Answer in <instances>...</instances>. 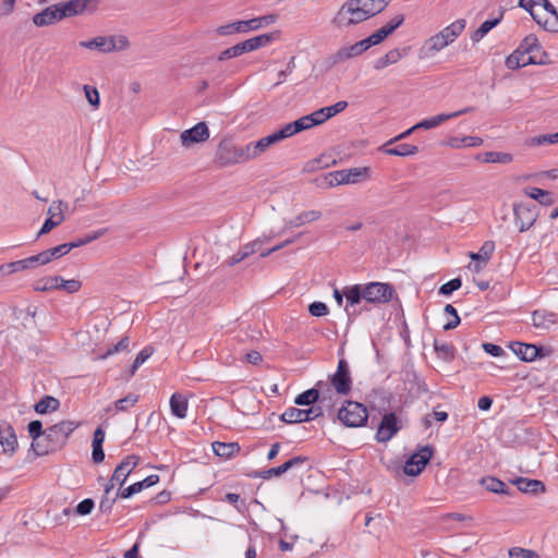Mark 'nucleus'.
Returning <instances> with one entry per match:
<instances>
[{
    "label": "nucleus",
    "mask_w": 558,
    "mask_h": 558,
    "mask_svg": "<svg viewBox=\"0 0 558 558\" xmlns=\"http://www.w3.org/2000/svg\"><path fill=\"white\" fill-rule=\"evenodd\" d=\"M89 1L90 0H69L64 3L47 7L33 16V23L38 27H44L61 21L64 17L75 16L87 9Z\"/></svg>",
    "instance_id": "obj_1"
},
{
    "label": "nucleus",
    "mask_w": 558,
    "mask_h": 558,
    "mask_svg": "<svg viewBox=\"0 0 558 558\" xmlns=\"http://www.w3.org/2000/svg\"><path fill=\"white\" fill-rule=\"evenodd\" d=\"M465 24V20L459 19L429 37L422 48L424 56L434 57L437 52L452 44L462 34Z\"/></svg>",
    "instance_id": "obj_2"
},
{
    "label": "nucleus",
    "mask_w": 558,
    "mask_h": 558,
    "mask_svg": "<svg viewBox=\"0 0 558 558\" xmlns=\"http://www.w3.org/2000/svg\"><path fill=\"white\" fill-rule=\"evenodd\" d=\"M251 160L247 144L239 145L230 138H223L217 148L215 162L221 167H231Z\"/></svg>",
    "instance_id": "obj_3"
},
{
    "label": "nucleus",
    "mask_w": 558,
    "mask_h": 558,
    "mask_svg": "<svg viewBox=\"0 0 558 558\" xmlns=\"http://www.w3.org/2000/svg\"><path fill=\"white\" fill-rule=\"evenodd\" d=\"M369 172L367 167L332 171L325 177V185L326 187H333L341 184H356L362 179H368Z\"/></svg>",
    "instance_id": "obj_4"
},
{
    "label": "nucleus",
    "mask_w": 558,
    "mask_h": 558,
    "mask_svg": "<svg viewBox=\"0 0 558 558\" xmlns=\"http://www.w3.org/2000/svg\"><path fill=\"white\" fill-rule=\"evenodd\" d=\"M369 19L356 0H348L338 11L335 23L338 27H350Z\"/></svg>",
    "instance_id": "obj_5"
},
{
    "label": "nucleus",
    "mask_w": 558,
    "mask_h": 558,
    "mask_svg": "<svg viewBox=\"0 0 558 558\" xmlns=\"http://www.w3.org/2000/svg\"><path fill=\"white\" fill-rule=\"evenodd\" d=\"M367 417V409L355 401H347L338 412V418L348 427L363 426Z\"/></svg>",
    "instance_id": "obj_6"
},
{
    "label": "nucleus",
    "mask_w": 558,
    "mask_h": 558,
    "mask_svg": "<svg viewBox=\"0 0 558 558\" xmlns=\"http://www.w3.org/2000/svg\"><path fill=\"white\" fill-rule=\"evenodd\" d=\"M536 8L541 12L536 11L534 21L548 32H558V13L549 0H539Z\"/></svg>",
    "instance_id": "obj_7"
},
{
    "label": "nucleus",
    "mask_w": 558,
    "mask_h": 558,
    "mask_svg": "<svg viewBox=\"0 0 558 558\" xmlns=\"http://www.w3.org/2000/svg\"><path fill=\"white\" fill-rule=\"evenodd\" d=\"M364 300L368 303H387L392 299L393 289L388 283L369 282L363 284Z\"/></svg>",
    "instance_id": "obj_8"
},
{
    "label": "nucleus",
    "mask_w": 558,
    "mask_h": 558,
    "mask_svg": "<svg viewBox=\"0 0 558 558\" xmlns=\"http://www.w3.org/2000/svg\"><path fill=\"white\" fill-rule=\"evenodd\" d=\"M433 457L430 446H424L414 452L404 463L403 472L409 476L418 475Z\"/></svg>",
    "instance_id": "obj_9"
},
{
    "label": "nucleus",
    "mask_w": 558,
    "mask_h": 558,
    "mask_svg": "<svg viewBox=\"0 0 558 558\" xmlns=\"http://www.w3.org/2000/svg\"><path fill=\"white\" fill-rule=\"evenodd\" d=\"M513 214L520 232L529 230L537 219L536 206L530 203L514 204Z\"/></svg>",
    "instance_id": "obj_10"
},
{
    "label": "nucleus",
    "mask_w": 558,
    "mask_h": 558,
    "mask_svg": "<svg viewBox=\"0 0 558 558\" xmlns=\"http://www.w3.org/2000/svg\"><path fill=\"white\" fill-rule=\"evenodd\" d=\"M331 393V389L328 383L318 381L314 388H311L295 398V404L298 405H311L315 402L324 403L328 396Z\"/></svg>",
    "instance_id": "obj_11"
},
{
    "label": "nucleus",
    "mask_w": 558,
    "mask_h": 558,
    "mask_svg": "<svg viewBox=\"0 0 558 558\" xmlns=\"http://www.w3.org/2000/svg\"><path fill=\"white\" fill-rule=\"evenodd\" d=\"M128 45L125 37H95L90 40L81 41L80 46L87 49H97L100 52H111L117 49H122Z\"/></svg>",
    "instance_id": "obj_12"
},
{
    "label": "nucleus",
    "mask_w": 558,
    "mask_h": 558,
    "mask_svg": "<svg viewBox=\"0 0 558 558\" xmlns=\"http://www.w3.org/2000/svg\"><path fill=\"white\" fill-rule=\"evenodd\" d=\"M75 428L76 425L71 421H62L47 428L44 432L45 437L52 442L48 449L52 450L56 446L63 445Z\"/></svg>",
    "instance_id": "obj_13"
},
{
    "label": "nucleus",
    "mask_w": 558,
    "mask_h": 558,
    "mask_svg": "<svg viewBox=\"0 0 558 558\" xmlns=\"http://www.w3.org/2000/svg\"><path fill=\"white\" fill-rule=\"evenodd\" d=\"M323 415L320 405L312 407L307 410L298 408L287 409L280 416L281 421L288 424L310 422L318 416Z\"/></svg>",
    "instance_id": "obj_14"
},
{
    "label": "nucleus",
    "mask_w": 558,
    "mask_h": 558,
    "mask_svg": "<svg viewBox=\"0 0 558 558\" xmlns=\"http://www.w3.org/2000/svg\"><path fill=\"white\" fill-rule=\"evenodd\" d=\"M367 49V45L364 43V39H362L353 45L338 49L335 53L328 57V63L330 66L343 63L351 58L361 56Z\"/></svg>",
    "instance_id": "obj_15"
},
{
    "label": "nucleus",
    "mask_w": 558,
    "mask_h": 558,
    "mask_svg": "<svg viewBox=\"0 0 558 558\" xmlns=\"http://www.w3.org/2000/svg\"><path fill=\"white\" fill-rule=\"evenodd\" d=\"M401 429V423L392 412L386 413L377 428L376 439L378 442H387Z\"/></svg>",
    "instance_id": "obj_16"
},
{
    "label": "nucleus",
    "mask_w": 558,
    "mask_h": 558,
    "mask_svg": "<svg viewBox=\"0 0 558 558\" xmlns=\"http://www.w3.org/2000/svg\"><path fill=\"white\" fill-rule=\"evenodd\" d=\"M140 458L132 454L123 459V461L114 469L113 474L107 484H112V488L118 484L120 487L124 484L131 472L137 466Z\"/></svg>",
    "instance_id": "obj_17"
},
{
    "label": "nucleus",
    "mask_w": 558,
    "mask_h": 558,
    "mask_svg": "<svg viewBox=\"0 0 558 558\" xmlns=\"http://www.w3.org/2000/svg\"><path fill=\"white\" fill-rule=\"evenodd\" d=\"M209 137V130L205 122H199L195 126L181 133L180 140L184 147L205 142Z\"/></svg>",
    "instance_id": "obj_18"
},
{
    "label": "nucleus",
    "mask_w": 558,
    "mask_h": 558,
    "mask_svg": "<svg viewBox=\"0 0 558 558\" xmlns=\"http://www.w3.org/2000/svg\"><path fill=\"white\" fill-rule=\"evenodd\" d=\"M331 385L340 395H347L351 390V378L348 363L340 360L336 373L331 378Z\"/></svg>",
    "instance_id": "obj_19"
},
{
    "label": "nucleus",
    "mask_w": 558,
    "mask_h": 558,
    "mask_svg": "<svg viewBox=\"0 0 558 558\" xmlns=\"http://www.w3.org/2000/svg\"><path fill=\"white\" fill-rule=\"evenodd\" d=\"M0 445L8 454H13L19 447L15 432L5 421H0Z\"/></svg>",
    "instance_id": "obj_20"
},
{
    "label": "nucleus",
    "mask_w": 558,
    "mask_h": 558,
    "mask_svg": "<svg viewBox=\"0 0 558 558\" xmlns=\"http://www.w3.org/2000/svg\"><path fill=\"white\" fill-rule=\"evenodd\" d=\"M37 258H38L37 255H33L31 257H27V258H24L21 260L2 264V265H0V275L1 276H10V275L19 272V271L33 269V268L37 267L38 265H40L39 260Z\"/></svg>",
    "instance_id": "obj_21"
},
{
    "label": "nucleus",
    "mask_w": 558,
    "mask_h": 558,
    "mask_svg": "<svg viewBox=\"0 0 558 558\" xmlns=\"http://www.w3.org/2000/svg\"><path fill=\"white\" fill-rule=\"evenodd\" d=\"M472 110H473V108L468 107V108H464V109H461V110H458V111H454L451 113H440V114L422 120L421 122L413 125V129H417V130L418 129H425V130L434 129L450 119L460 117V116H462L466 112H470Z\"/></svg>",
    "instance_id": "obj_22"
},
{
    "label": "nucleus",
    "mask_w": 558,
    "mask_h": 558,
    "mask_svg": "<svg viewBox=\"0 0 558 558\" xmlns=\"http://www.w3.org/2000/svg\"><path fill=\"white\" fill-rule=\"evenodd\" d=\"M322 213L319 210H307L303 211L300 215H298L294 219H291L289 221H286L284 228L275 233V236H280L283 234L288 229L291 228H299L305 223H310L313 221H316L320 219Z\"/></svg>",
    "instance_id": "obj_23"
},
{
    "label": "nucleus",
    "mask_w": 558,
    "mask_h": 558,
    "mask_svg": "<svg viewBox=\"0 0 558 558\" xmlns=\"http://www.w3.org/2000/svg\"><path fill=\"white\" fill-rule=\"evenodd\" d=\"M513 353L522 361L532 362L541 356L542 349L535 344H527L523 342H513L511 344Z\"/></svg>",
    "instance_id": "obj_24"
},
{
    "label": "nucleus",
    "mask_w": 558,
    "mask_h": 558,
    "mask_svg": "<svg viewBox=\"0 0 558 558\" xmlns=\"http://www.w3.org/2000/svg\"><path fill=\"white\" fill-rule=\"evenodd\" d=\"M257 22H254L253 19L248 21H238L231 24L220 26L217 32L219 35H230L233 33H246L248 31H256Z\"/></svg>",
    "instance_id": "obj_25"
},
{
    "label": "nucleus",
    "mask_w": 558,
    "mask_h": 558,
    "mask_svg": "<svg viewBox=\"0 0 558 558\" xmlns=\"http://www.w3.org/2000/svg\"><path fill=\"white\" fill-rule=\"evenodd\" d=\"M71 250H73V245H71L70 243H63L61 245H58L56 247L46 250L37 254V259L39 260L40 265H46L53 258H59L63 255H66Z\"/></svg>",
    "instance_id": "obj_26"
},
{
    "label": "nucleus",
    "mask_w": 558,
    "mask_h": 558,
    "mask_svg": "<svg viewBox=\"0 0 558 558\" xmlns=\"http://www.w3.org/2000/svg\"><path fill=\"white\" fill-rule=\"evenodd\" d=\"M532 323L535 328L549 329L556 324V314L545 310L534 311L532 314Z\"/></svg>",
    "instance_id": "obj_27"
},
{
    "label": "nucleus",
    "mask_w": 558,
    "mask_h": 558,
    "mask_svg": "<svg viewBox=\"0 0 558 558\" xmlns=\"http://www.w3.org/2000/svg\"><path fill=\"white\" fill-rule=\"evenodd\" d=\"M343 294L347 299L345 312L350 314L349 307H352L364 300L363 284H354L343 288Z\"/></svg>",
    "instance_id": "obj_28"
},
{
    "label": "nucleus",
    "mask_w": 558,
    "mask_h": 558,
    "mask_svg": "<svg viewBox=\"0 0 558 558\" xmlns=\"http://www.w3.org/2000/svg\"><path fill=\"white\" fill-rule=\"evenodd\" d=\"M105 440V432L101 427H97L94 432V438H93V452L92 458L95 463H100L105 459V452L102 449V444Z\"/></svg>",
    "instance_id": "obj_29"
},
{
    "label": "nucleus",
    "mask_w": 558,
    "mask_h": 558,
    "mask_svg": "<svg viewBox=\"0 0 558 558\" xmlns=\"http://www.w3.org/2000/svg\"><path fill=\"white\" fill-rule=\"evenodd\" d=\"M28 434L29 436L32 437L33 439V442H32V448L34 449V451L37 453V454H44V453H47L49 451L48 448H45V449H38L39 447V442H38V439L41 437V436H45L44 432H43V424L40 421L38 420H35V421H32L29 424H28Z\"/></svg>",
    "instance_id": "obj_30"
},
{
    "label": "nucleus",
    "mask_w": 558,
    "mask_h": 558,
    "mask_svg": "<svg viewBox=\"0 0 558 558\" xmlns=\"http://www.w3.org/2000/svg\"><path fill=\"white\" fill-rule=\"evenodd\" d=\"M483 144V140L478 136H463V137H450L446 145L453 149H460L463 147H478Z\"/></svg>",
    "instance_id": "obj_31"
},
{
    "label": "nucleus",
    "mask_w": 558,
    "mask_h": 558,
    "mask_svg": "<svg viewBox=\"0 0 558 558\" xmlns=\"http://www.w3.org/2000/svg\"><path fill=\"white\" fill-rule=\"evenodd\" d=\"M476 160L486 163H510L513 160V157L509 153L486 151L483 154H478L476 156Z\"/></svg>",
    "instance_id": "obj_32"
},
{
    "label": "nucleus",
    "mask_w": 558,
    "mask_h": 558,
    "mask_svg": "<svg viewBox=\"0 0 558 558\" xmlns=\"http://www.w3.org/2000/svg\"><path fill=\"white\" fill-rule=\"evenodd\" d=\"M170 409L174 416L185 418L187 415V400L181 393H173L170 398Z\"/></svg>",
    "instance_id": "obj_33"
},
{
    "label": "nucleus",
    "mask_w": 558,
    "mask_h": 558,
    "mask_svg": "<svg viewBox=\"0 0 558 558\" xmlns=\"http://www.w3.org/2000/svg\"><path fill=\"white\" fill-rule=\"evenodd\" d=\"M513 483L517 485L518 489L523 493L537 494L545 492V485L537 480L519 477Z\"/></svg>",
    "instance_id": "obj_34"
},
{
    "label": "nucleus",
    "mask_w": 558,
    "mask_h": 558,
    "mask_svg": "<svg viewBox=\"0 0 558 558\" xmlns=\"http://www.w3.org/2000/svg\"><path fill=\"white\" fill-rule=\"evenodd\" d=\"M523 193L529 197L537 201L541 205L549 206L554 204L555 199L550 192L538 187H525Z\"/></svg>",
    "instance_id": "obj_35"
},
{
    "label": "nucleus",
    "mask_w": 558,
    "mask_h": 558,
    "mask_svg": "<svg viewBox=\"0 0 558 558\" xmlns=\"http://www.w3.org/2000/svg\"><path fill=\"white\" fill-rule=\"evenodd\" d=\"M517 50H519L520 52L523 51V53H530L537 56V58H541L542 47L538 43L537 37L533 34H530L522 40Z\"/></svg>",
    "instance_id": "obj_36"
},
{
    "label": "nucleus",
    "mask_w": 558,
    "mask_h": 558,
    "mask_svg": "<svg viewBox=\"0 0 558 558\" xmlns=\"http://www.w3.org/2000/svg\"><path fill=\"white\" fill-rule=\"evenodd\" d=\"M495 251V243L493 241H486L482 245L478 252L469 254L470 258L474 262H480L483 265H487Z\"/></svg>",
    "instance_id": "obj_37"
},
{
    "label": "nucleus",
    "mask_w": 558,
    "mask_h": 558,
    "mask_svg": "<svg viewBox=\"0 0 558 558\" xmlns=\"http://www.w3.org/2000/svg\"><path fill=\"white\" fill-rule=\"evenodd\" d=\"M211 447H213V451L215 452V454H217L218 457H222V458H230L235 452L240 451V446L238 442L215 441L211 444Z\"/></svg>",
    "instance_id": "obj_38"
},
{
    "label": "nucleus",
    "mask_w": 558,
    "mask_h": 558,
    "mask_svg": "<svg viewBox=\"0 0 558 558\" xmlns=\"http://www.w3.org/2000/svg\"><path fill=\"white\" fill-rule=\"evenodd\" d=\"M402 58V52L399 49H391L383 57L378 58L374 64L376 70H383L391 64L397 63Z\"/></svg>",
    "instance_id": "obj_39"
},
{
    "label": "nucleus",
    "mask_w": 558,
    "mask_h": 558,
    "mask_svg": "<svg viewBox=\"0 0 558 558\" xmlns=\"http://www.w3.org/2000/svg\"><path fill=\"white\" fill-rule=\"evenodd\" d=\"M387 145H389V144L387 143L385 146H383V150L387 155L405 157V156L415 155L418 151V147L415 145L400 144L393 148H386Z\"/></svg>",
    "instance_id": "obj_40"
},
{
    "label": "nucleus",
    "mask_w": 558,
    "mask_h": 558,
    "mask_svg": "<svg viewBox=\"0 0 558 558\" xmlns=\"http://www.w3.org/2000/svg\"><path fill=\"white\" fill-rule=\"evenodd\" d=\"M359 3H361V7L367 15L374 16L378 13H380L387 5L386 0H356Z\"/></svg>",
    "instance_id": "obj_41"
},
{
    "label": "nucleus",
    "mask_w": 558,
    "mask_h": 558,
    "mask_svg": "<svg viewBox=\"0 0 558 558\" xmlns=\"http://www.w3.org/2000/svg\"><path fill=\"white\" fill-rule=\"evenodd\" d=\"M59 404L60 402L58 399L50 396H46L35 404L34 409L38 414H46L49 411L57 410L59 408Z\"/></svg>",
    "instance_id": "obj_42"
},
{
    "label": "nucleus",
    "mask_w": 558,
    "mask_h": 558,
    "mask_svg": "<svg viewBox=\"0 0 558 558\" xmlns=\"http://www.w3.org/2000/svg\"><path fill=\"white\" fill-rule=\"evenodd\" d=\"M65 209H68L66 203L63 201H54L47 210L48 218H52L56 221H59V223H62L64 220L63 211Z\"/></svg>",
    "instance_id": "obj_43"
},
{
    "label": "nucleus",
    "mask_w": 558,
    "mask_h": 558,
    "mask_svg": "<svg viewBox=\"0 0 558 558\" xmlns=\"http://www.w3.org/2000/svg\"><path fill=\"white\" fill-rule=\"evenodd\" d=\"M272 238H275V234L265 236V238H258V239L245 244L240 251L247 258L248 256L258 252L260 250L262 245L266 242H269Z\"/></svg>",
    "instance_id": "obj_44"
},
{
    "label": "nucleus",
    "mask_w": 558,
    "mask_h": 558,
    "mask_svg": "<svg viewBox=\"0 0 558 558\" xmlns=\"http://www.w3.org/2000/svg\"><path fill=\"white\" fill-rule=\"evenodd\" d=\"M112 484H107L105 487L104 496L99 502V509L102 512H109L112 509L113 504L116 502L119 494L111 496Z\"/></svg>",
    "instance_id": "obj_45"
},
{
    "label": "nucleus",
    "mask_w": 558,
    "mask_h": 558,
    "mask_svg": "<svg viewBox=\"0 0 558 558\" xmlns=\"http://www.w3.org/2000/svg\"><path fill=\"white\" fill-rule=\"evenodd\" d=\"M499 19L487 20L481 24V26L472 34L471 39L475 43H478L484 38V36L493 29L498 23Z\"/></svg>",
    "instance_id": "obj_46"
},
{
    "label": "nucleus",
    "mask_w": 558,
    "mask_h": 558,
    "mask_svg": "<svg viewBox=\"0 0 558 558\" xmlns=\"http://www.w3.org/2000/svg\"><path fill=\"white\" fill-rule=\"evenodd\" d=\"M52 281L59 283V287H57V289H62L68 293L77 292L82 286L81 281L76 279L65 280L60 276L52 277Z\"/></svg>",
    "instance_id": "obj_47"
},
{
    "label": "nucleus",
    "mask_w": 558,
    "mask_h": 558,
    "mask_svg": "<svg viewBox=\"0 0 558 558\" xmlns=\"http://www.w3.org/2000/svg\"><path fill=\"white\" fill-rule=\"evenodd\" d=\"M530 146H543L558 144V132L553 134H543L531 137L527 142Z\"/></svg>",
    "instance_id": "obj_48"
},
{
    "label": "nucleus",
    "mask_w": 558,
    "mask_h": 558,
    "mask_svg": "<svg viewBox=\"0 0 558 558\" xmlns=\"http://www.w3.org/2000/svg\"><path fill=\"white\" fill-rule=\"evenodd\" d=\"M270 146L266 143L265 138L262 137L256 142L247 143L251 160L256 159L264 154Z\"/></svg>",
    "instance_id": "obj_49"
},
{
    "label": "nucleus",
    "mask_w": 558,
    "mask_h": 558,
    "mask_svg": "<svg viewBox=\"0 0 558 558\" xmlns=\"http://www.w3.org/2000/svg\"><path fill=\"white\" fill-rule=\"evenodd\" d=\"M483 486L492 493L507 494L506 484L498 478L487 477L482 480Z\"/></svg>",
    "instance_id": "obj_50"
},
{
    "label": "nucleus",
    "mask_w": 558,
    "mask_h": 558,
    "mask_svg": "<svg viewBox=\"0 0 558 558\" xmlns=\"http://www.w3.org/2000/svg\"><path fill=\"white\" fill-rule=\"evenodd\" d=\"M434 348L438 356L445 360H450L454 355V348L448 342L435 340Z\"/></svg>",
    "instance_id": "obj_51"
},
{
    "label": "nucleus",
    "mask_w": 558,
    "mask_h": 558,
    "mask_svg": "<svg viewBox=\"0 0 558 558\" xmlns=\"http://www.w3.org/2000/svg\"><path fill=\"white\" fill-rule=\"evenodd\" d=\"M154 353V349L150 347L144 348L135 357L131 366V375H134L137 368L143 365Z\"/></svg>",
    "instance_id": "obj_52"
},
{
    "label": "nucleus",
    "mask_w": 558,
    "mask_h": 558,
    "mask_svg": "<svg viewBox=\"0 0 558 558\" xmlns=\"http://www.w3.org/2000/svg\"><path fill=\"white\" fill-rule=\"evenodd\" d=\"M138 401V396L134 393H129L126 397L119 399L114 402V408L117 411H126L129 408L133 407Z\"/></svg>",
    "instance_id": "obj_53"
},
{
    "label": "nucleus",
    "mask_w": 558,
    "mask_h": 558,
    "mask_svg": "<svg viewBox=\"0 0 558 558\" xmlns=\"http://www.w3.org/2000/svg\"><path fill=\"white\" fill-rule=\"evenodd\" d=\"M158 482H159V475L150 474L143 481H138V482L132 484V487H133L135 494H137V493L142 492L144 488H148V487L156 485Z\"/></svg>",
    "instance_id": "obj_54"
},
{
    "label": "nucleus",
    "mask_w": 558,
    "mask_h": 558,
    "mask_svg": "<svg viewBox=\"0 0 558 558\" xmlns=\"http://www.w3.org/2000/svg\"><path fill=\"white\" fill-rule=\"evenodd\" d=\"M388 36L389 34L386 32V29L384 27H380L375 33L365 38L364 43L367 45L369 49L372 46L378 45L381 41H384Z\"/></svg>",
    "instance_id": "obj_55"
},
{
    "label": "nucleus",
    "mask_w": 558,
    "mask_h": 558,
    "mask_svg": "<svg viewBox=\"0 0 558 558\" xmlns=\"http://www.w3.org/2000/svg\"><path fill=\"white\" fill-rule=\"evenodd\" d=\"M83 89H84L85 97H86L88 104L94 109H97L99 107V102H100L99 93H98L97 88L92 87L89 85H84Z\"/></svg>",
    "instance_id": "obj_56"
},
{
    "label": "nucleus",
    "mask_w": 558,
    "mask_h": 558,
    "mask_svg": "<svg viewBox=\"0 0 558 558\" xmlns=\"http://www.w3.org/2000/svg\"><path fill=\"white\" fill-rule=\"evenodd\" d=\"M510 558H538L536 551L521 547H513L509 550Z\"/></svg>",
    "instance_id": "obj_57"
},
{
    "label": "nucleus",
    "mask_w": 558,
    "mask_h": 558,
    "mask_svg": "<svg viewBox=\"0 0 558 558\" xmlns=\"http://www.w3.org/2000/svg\"><path fill=\"white\" fill-rule=\"evenodd\" d=\"M308 312L315 317L326 316L329 313L327 305L323 302H313L308 306Z\"/></svg>",
    "instance_id": "obj_58"
},
{
    "label": "nucleus",
    "mask_w": 558,
    "mask_h": 558,
    "mask_svg": "<svg viewBox=\"0 0 558 558\" xmlns=\"http://www.w3.org/2000/svg\"><path fill=\"white\" fill-rule=\"evenodd\" d=\"M461 284H462V281L460 278H454V279H451L450 281L444 283L440 289H439V293L440 294H444V295H449L451 294L453 291L458 290L461 288Z\"/></svg>",
    "instance_id": "obj_59"
},
{
    "label": "nucleus",
    "mask_w": 558,
    "mask_h": 558,
    "mask_svg": "<svg viewBox=\"0 0 558 558\" xmlns=\"http://www.w3.org/2000/svg\"><path fill=\"white\" fill-rule=\"evenodd\" d=\"M520 51L514 50L509 57L506 59V66L510 70H517L519 68H523V62H520Z\"/></svg>",
    "instance_id": "obj_60"
},
{
    "label": "nucleus",
    "mask_w": 558,
    "mask_h": 558,
    "mask_svg": "<svg viewBox=\"0 0 558 558\" xmlns=\"http://www.w3.org/2000/svg\"><path fill=\"white\" fill-rule=\"evenodd\" d=\"M404 22V15L403 14H397L395 15L386 25L383 27L386 29V32L390 35L392 34L402 23Z\"/></svg>",
    "instance_id": "obj_61"
},
{
    "label": "nucleus",
    "mask_w": 558,
    "mask_h": 558,
    "mask_svg": "<svg viewBox=\"0 0 558 558\" xmlns=\"http://www.w3.org/2000/svg\"><path fill=\"white\" fill-rule=\"evenodd\" d=\"M94 501L93 499H89V498H86L84 500H82L77 506H76V513L80 514V515H86V514H89L92 512V510L94 509Z\"/></svg>",
    "instance_id": "obj_62"
},
{
    "label": "nucleus",
    "mask_w": 558,
    "mask_h": 558,
    "mask_svg": "<svg viewBox=\"0 0 558 558\" xmlns=\"http://www.w3.org/2000/svg\"><path fill=\"white\" fill-rule=\"evenodd\" d=\"M305 461H306V458L294 457V458L288 460L287 462H284L283 464L279 465L278 468L280 469V473L282 475L283 473L291 470L292 468L303 464Z\"/></svg>",
    "instance_id": "obj_63"
},
{
    "label": "nucleus",
    "mask_w": 558,
    "mask_h": 558,
    "mask_svg": "<svg viewBox=\"0 0 558 558\" xmlns=\"http://www.w3.org/2000/svg\"><path fill=\"white\" fill-rule=\"evenodd\" d=\"M305 461H306V458L294 457V458L288 460L287 462H284L283 464L279 465L278 468L280 469V473L282 475L283 473L291 470L292 468L303 464Z\"/></svg>",
    "instance_id": "obj_64"
}]
</instances>
